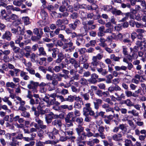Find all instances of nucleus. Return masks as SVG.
<instances>
[{"instance_id":"1","label":"nucleus","mask_w":146,"mask_h":146,"mask_svg":"<svg viewBox=\"0 0 146 146\" xmlns=\"http://www.w3.org/2000/svg\"><path fill=\"white\" fill-rule=\"evenodd\" d=\"M86 133L83 132L80 136L79 139V141L81 142L82 140H86L87 137H90L93 136V134L90 131V129L87 128L85 129Z\"/></svg>"},{"instance_id":"2","label":"nucleus","mask_w":146,"mask_h":146,"mask_svg":"<svg viewBox=\"0 0 146 146\" xmlns=\"http://www.w3.org/2000/svg\"><path fill=\"white\" fill-rule=\"evenodd\" d=\"M129 35L128 33H127L123 35L121 33H119L117 35H115L114 37V39L116 40H122L123 38L127 37V38L129 37Z\"/></svg>"},{"instance_id":"3","label":"nucleus","mask_w":146,"mask_h":146,"mask_svg":"<svg viewBox=\"0 0 146 146\" xmlns=\"http://www.w3.org/2000/svg\"><path fill=\"white\" fill-rule=\"evenodd\" d=\"M33 33L37 35V37H38V38H40L43 34L42 29H39L37 28L33 29Z\"/></svg>"},{"instance_id":"4","label":"nucleus","mask_w":146,"mask_h":146,"mask_svg":"<svg viewBox=\"0 0 146 146\" xmlns=\"http://www.w3.org/2000/svg\"><path fill=\"white\" fill-rule=\"evenodd\" d=\"M91 104L90 103H86L85 104V107L83 108V115L85 116L87 115V113L91 109L90 107Z\"/></svg>"},{"instance_id":"5","label":"nucleus","mask_w":146,"mask_h":146,"mask_svg":"<svg viewBox=\"0 0 146 146\" xmlns=\"http://www.w3.org/2000/svg\"><path fill=\"white\" fill-rule=\"evenodd\" d=\"M139 48L136 45L134 46L133 48L131 47L130 48V51L131 52L133 53V54L131 55L132 57L133 58H137V56L136 54H135V52H137Z\"/></svg>"},{"instance_id":"6","label":"nucleus","mask_w":146,"mask_h":146,"mask_svg":"<svg viewBox=\"0 0 146 146\" xmlns=\"http://www.w3.org/2000/svg\"><path fill=\"white\" fill-rule=\"evenodd\" d=\"M11 36L12 34L9 31H6L5 33L2 35V38L10 41L11 40Z\"/></svg>"},{"instance_id":"7","label":"nucleus","mask_w":146,"mask_h":146,"mask_svg":"<svg viewBox=\"0 0 146 146\" xmlns=\"http://www.w3.org/2000/svg\"><path fill=\"white\" fill-rule=\"evenodd\" d=\"M82 125H78L77 127L75 129V130L77 132V133L78 134V136L77 138V140L79 141V139L80 135L82 134L81 133L83 132L84 130V127H82Z\"/></svg>"},{"instance_id":"8","label":"nucleus","mask_w":146,"mask_h":146,"mask_svg":"<svg viewBox=\"0 0 146 146\" xmlns=\"http://www.w3.org/2000/svg\"><path fill=\"white\" fill-rule=\"evenodd\" d=\"M38 85V82H35L33 80H30L29 83L27 85V88L29 89L34 88H37Z\"/></svg>"},{"instance_id":"9","label":"nucleus","mask_w":146,"mask_h":146,"mask_svg":"<svg viewBox=\"0 0 146 146\" xmlns=\"http://www.w3.org/2000/svg\"><path fill=\"white\" fill-rule=\"evenodd\" d=\"M63 22L65 23V24H67L68 23V21L67 19H65L62 20L58 19L56 22V25L57 27H60Z\"/></svg>"},{"instance_id":"10","label":"nucleus","mask_w":146,"mask_h":146,"mask_svg":"<svg viewBox=\"0 0 146 146\" xmlns=\"http://www.w3.org/2000/svg\"><path fill=\"white\" fill-rule=\"evenodd\" d=\"M92 61L90 63V67H91L92 66H98L99 64V61L96 58L95 56H93L92 58Z\"/></svg>"},{"instance_id":"11","label":"nucleus","mask_w":146,"mask_h":146,"mask_svg":"<svg viewBox=\"0 0 146 146\" xmlns=\"http://www.w3.org/2000/svg\"><path fill=\"white\" fill-rule=\"evenodd\" d=\"M27 72H24L23 71H21L20 76L25 80H28L30 79V77L27 75Z\"/></svg>"},{"instance_id":"12","label":"nucleus","mask_w":146,"mask_h":146,"mask_svg":"<svg viewBox=\"0 0 146 146\" xmlns=\"http://www.w3.org/2000/svg\"><path fill=\"white\" fill-rule=\"evenodd\" d=\"M74 49V47L73 46V43L70 42L67 43V48L66 49V51L70 52L73 50Z\"/></svg>"},{"instance_id":"13","label":"nucleus","mask_w":146,"mask_h":146,"mask_svg":"<svg viewBox=\"0 0 146 146\" xmlns=\"http://www.w3.org/2000/svg\"><path fill=\"white\" fill-rule=\"evenodd\" d=\"M20 71V70L18 69L14 68L13 70H10L9 71V74L12 76H17V74Z\"/></svg>"},{"instance_id":"14","label":"nucleus","mask_w":146,"mask_h":146,"mask_svg":"<svg viewBox=\"0 0 146 146\" xmlns=\"http://www.w3.org/2000/svg\"><path fill=\"white\" fill-rule=\"evenodd\" d=\"M111 13L115 16L123 15L124 14L122 13L120 10H117L115 8H113L112 11H111Z\"/></svg>"},{"instance_id":"15","label":"nucleus","mask_w":146,"mask_h":146,"mask_svg":"<svg viewBox=\"0 0 146 146\" xmlns=\"http://www.w3.org/2000/svg\"><path fill=\"white\" fill-rule=\"evenodd\" d=\"M18 35H23L25 33V27L23 25H20L18 26Z\"/></svg>"},{"instance_id":"16","label":"nucleus","mask_w":146,"mask_h":146,"mask_svg":"<svg viewBox=\"0 0 146 146\" xmlns=\"http://www.w3.org/2000/svg\"><path fill=\"white\" fill-rule=\"evenodd\" d=\"M38 56L34 53H32L31 55V60L33 62L37 63V61H38Z\"/></svg>"},{"instance_id":"17","label":"nucleus","mask_w":146,"mask_h":146,"mask_svg":"<svg viewBox=\"0 0 146 146\" xmlns=\"http://www.w3.org/2000/svg\"><path fill=\"white\" fill-rule=\"evenodd\" d=\"M52 124L54 126L60 127L62 124L61 121L60 119H56L52 122Z\"/></svg>"},{"instance_id":"18","label":"nucleus","mask_w":146,"mask_h":146,"mask_svg":"<svg viewBox=\"0 0 146 146\" xmlns=\"http://www.w3.org/2000/svg\"><path fill=\"white\" fill-rule=\"evenodd\" d=\"M114 68L116 71L123 70L125 71L127 69V67L122 65L121 66H115L114 67Z\"/></svg>"},{"instance_id":"19","label":"nucleus","mask_w":146,"mask_h":146,"mask_svg":"<svg viewBox=\"0 0 146 146\" xmlns=\"http://www.w3.org/2000/svg\"><path fill=\"white\" fill-rule=\"evenodd\" d=\"M113 7L111 5H106L103 6L102 9L104 11L107 12L111 11H112Z\"/></svg>"},{"instance_id":"20","label":"nucleus","mask_w":146,"mask_h":146,"mask_svg":"<svg viewBox=\"0 0 146 146\" xmlns=\"http://www.w3.org/2000/svg\"><path fill=\"white\" fill-rule=\"evenodd\" d=\"M40 15L43 20H46L48 19V16L47 13L43 10H42L40 12Z\"/></svg>"},{"instance_id":"21","label":"nucleus","mask_w":146,"mask_h":146,"mask_svg":"<svg viewBox=\"0 0 146 146\" xmlns=\"http://www.w3.org/2000/svg\"><path fill=\"white\" fill-rule=\"evenodd\" d=\"M100 43L99 44V45L100 46L105 48L107 46L105 42L106 40L104 38H100Z\"/></svg>"},{"instance_id":"22","label":"nucleus","mask_w":146,"mask_h":146,"mask_svg":"<svg viewBox=\"0 0 146 146\" xmlns=\"http://www.w3.org/2000/svg\"><path fill=\"white\" fill-rule=\"evenodd\" d=\"M23 1V0H15L13 1V3L16 6L20 7L22 5Z\"/></svg>"},{"instance_id":"23","label":"nucleus","mask_w":146,"mask_h":146,"mask_svg":"<svg viewBox=\"0 0 146 146\" xmlns=\"http://www.w3.org/2000/svg\"><path fill=\"white\" fill-rule=\"evenodd\" d=\"M90 94L92 96V98L93 99L94 101H96V102H95V103L98 105L101 104L102 103V101L101 100L99 99H97L95 98H93V96L94 95V94L93 92H90Z\"/></svg>"},{"instance_id":"24","label":"nucleus","mask_w":146,"mask_h":146,"mask_svg":"<svg viewBox=\"0 0 146 146\" xmlns=\"http://www.w3.org/2000/svg\"><path fill=\"white\" fill-rule=\"evenodd\" d=\"M38 51L39 52V55H42L43 56H46V54L44 50L43 47H41L38 48Z\"/></svg>"},{"instance_id":"25","label":"nucleus","mask_w":146,"mask_h":146,"mask_svg":"<svg viewBox=\"0 0 146 146\" xmlns=\"http://www.w3.org/2000/svg\"><path fill=\"white\" fill-rule=\"evenodd\" d=\"M72 80H70L69 83H67L66 84L64 85V83L62 82L59 85L61 86H63L65 88H68L72 84Z\"/></svg>"},{"instance_id":"26","label":"nucleus","mask_w":146,"mask_h":146,"mask_svg":"<svg viewBox=\"0 0 146 146\" xmlns=\"http://www.w3.org/2000/svg\"><path fill=\"white\" fill-rule=\"evenodd\" d=\"M110 58L114 61L119 62L120 58L119 57L116 56L114 54H111L110 55Z\"/></svg>"},{"instance_id":"27","label":"nucleus","mask_w":146,"mask_h":146,"mask_svg":"<svg viewBox=\"0 0 146 146\" xmlns=\"http://www.w3.org/2000/svg\"><path fill=\"white\" fill-rule=\"evenodd\" d=\"M52 57L55 58L56 56V54L59 52V50L56 48H53L52 49Z\"/></svg>"},{"instance_id":"28","label":"nucleus","mask_w":146,"mask_h":146,"mask_svg":"<svg viewBox=\"0 0 146 146\" xmlns=\"http://www.w3.org/2000/svg\"><path fill=\"white\" fill-rule=\"evenodd\" d=\"M7 89L10 94L9 97L12 99H14L15 96V95L14 94V90L13 89H11L9 88H7Z\"/></svg>"},{"instance_id":"29","label":"nucleus","mask_w":146,"mask_h":146,"mask_svg":"<svg viewBox=\"0 0 146 146\" xmlns=\"http://www.w3.org/2000/svg\"><path fill=\"white\" fill-rule=\"evenodd\" d=\"M40 60L38 59V60L37 61V63L38 64L40 65H42L44 62H46V58H45L42 57L40 58Z\"/></svg>"},{"instance_id":"30","label":"nucleus","mask_w":146,"mask_h":146,"mask_svg":"<svg viewBox=\"0 0 146 146\" xmlns=\"http://www.w3.org/2000/svg\"><path fill=\"white\" fill-rule=\"evenodd\" d=\"M79 83L82 85H86L88 84L87 80L84 78H81L79 81Z\"/></svg>"},{"instance_id":"31","label":"nucleus","mask_w":146,"mask_h":146,"mask_svg":"<svg viewBox=\"0 0 146 146\" xmlns=\"http://www.w3.org/2000/svg\"><path fill=\"white\" fill-rule=\"evenodd\" d=\"M119 129L123 131V133L124 134V132H126L127 131V128L125 124H122L119 125Z\"/></svg>"},{"instance_id":"32","label":"nucleus","mask_w":146,"mask_h":146,"mask_svg":"<svg viewBox=\"0 0 146 146\" xmlns=\"http://www.w3.org/2000/svg\"><path fill=\"white\" fill-rule=\"evenodd\" d=\"M92 136L95 137H100L102 139H104L106 138L104 134H100V133H96L94 134H93V136Z\"/></svg>"},{"instance_id":"33","label":"nucleus","mask_w":146,"mask_h":146,"mask_svg":"<svg viewBox=\"0 0 146 146\" xmlns=\"http://www.w3.org/2000/svg\"><path fill=\"white\" fill-rule=\"evenodd\" d=\"M65 120L66 123V125L67 127L72 126L73 125L72 121L69 119L65 118Z\"/></svg>"},{"instance_id":"34","label":"nucleus","mask_w":146,"mask_h":146,"mask_svg":"<svg viewBox=\"0 0 146 146\" xmlns=\"http://www.w3.org/2000/svg\"><path fill=\"white\" fill-rule=\"evenodd\" d=\"M16 85L13 82H7L6 83V86L7 87L14 88Z\"/></svg>"},{"instance_id":"35","label":"nucleus","mask_w":146,"mask_h":146,"mask_svg":"<svg viewBox=\"0 0 146 146\" xmlns=\"http://www.w3.org/2000/svg\"><path fill=\"white\" fill-rule=\"evenodd\" d=\"M84 42V40L83 38H78L76 40V43L77 46H80Z\"/></svg>"},{"instance_id":"36","label":"nucleus","mask_w":146,"mask_h":146,"mask_svg":"<svg viewBox=\"0 0 146 146\" xmlns=\"http://www.w3.org/2000/svg\"><path fill=\"white\" fill-rule=\"evenodd\" d=\"M9 97H5L3 98H2V100L4 102H7L9 106H12V103L9 100Z\"/></svg>"},{"instance_id":"37","label":"nucleus","mask_w":146,"mask_h":146,"mask_svg":"<svg viewBox=\"0 0 146 146\" xmlns=\"http://www.w3.org/2000/svg\"><path fill=\"white\" fill-rule=\"evenodd\" d=\"M47 86H48V90L49 91L53 90L56 89V87L50 82L47 83Z\"/></svg>"},{"instance_id":"38","label":"nucleus","mask_w":146,"mask_h":146,"mask_svg":"<svg viewBox=\"0 0 146 146\" xmlns=\"http://www.w3.org/2000/svg\"><path fill=\"white\" fill-rule=\"evenodd\" d=\"M124 103H125L127 106H131L133 105L132 102L131 100L129 99H127L125 100H124Z\"/></svg>"},{"instance_id":"39","label":"nucleus","mask_w":146,"mask_h":146,"mask_svg":"<svg viewBox=\"0 0 146 146\" xmlns=\"http://www.w3.org/2000/svg\"><path fill=\"white\" fill-rule=\"evenodd\" d=\"M124 14L127 16L128 17H130V19H135L136 15L135 14L129 12L125 13H124Z\"/></svg>"},{"instance_id":"40","label":"nucleus","mask_w":146,"mask_h":146,"mask_svg":"<svg viewBox=\"0 0 146 146\" xmlns=\"http://www.w3.org/2000/svg\"><path fill=\"white\" fill-rule=\"evenodd\" d=\"M124 145L125 146H132L133 145L131 141L128 139H125Z\"/></svg>"},{"instance_id":"41","label":"nucleus","mask_w":146,"mask_h":146,"mask_svg":"<svg viewBox=\"0 0 146 146\" xmlns=\"http://www.w3.org/2000/svg\"><path fill=\"white\" fill-rule=\"evenodd\" d=\"M82 103H80L78 102H75L74 104V108L76 109H80L82 108Z\"/></svg>"},{"instance_id":"42","label":"nucleus","mask_w":146,"mask_h":146,"mask_svg":"<svg viewBox=\"0 0 146 146\" xmlns=\"http://www.w3.org/2000/svg\"><path fill=\"white\" fill-rule=\"evenodd\" d=\"M129 113L132 114L135 116H138L139 115V113L135 110H132L129 111H128Z\"/></svg>"},{"instance_id":"43","label":"nucleus","mask_w":146,"mask_h":146,"mask_svg":"<svg viewBox=\"0 0 146 146\" xmlns=\"http://www.w3.org/2000/svg\"><path fill=\"white\" fill-rule=\"evenodd\" d=\"M22 19L24 22L25 24L26 25H27L30 23L29 21V19L27 17H23L22 18Z\"/></svg>"},{"instance_id":"44","label":"nucleus","mask_w":146,"mask_h":146,"mask_svg":"<svg viewBox=\"0 0 146 146\" xmlns=\"http://www.w3.org/2000/svg\"><path fill=\"white\" fill-rule=\"evenodd\" d=\"M96 127L98 129V130L100 134H104L103 133L104 130V127L102 126H99L98 127L97 126H96Z\"/></svg>"},{"instance_id":"45","label":"nucleus","mask_w":146,"mask_h":146,"mask_svg":"<svg viewBox=\"0 0 146 146\" xmlns=\"http://www.w3.org/2000/svg\"><path fill=\"white\" fill-rule=\"evenodd\" d=\"M121 7L122 8L124 9L126 7L130 9L131 7L130 4L129 3H127L126 4L122 3L121 5Z\"/></svg>"},{"instance_id":"46","label":"nucleus","mask_w":146,"mask_h":146,"mask_svg":"<svg viewBox=\"0 0 146 146\" xmlns=\"http://www.w3.org/2000/svg\"><path fill=\"white\" fill-rule=\"evenodd\" d=\"M74 99V96L70 95L68 96V97L65 99L66 101L70 102H72Z\"/></svg>"},{"instance_id":"47","label":"nucleus","mask_w":146,"mask_h":146,"mask_svg":"<svg viewBox=\"0 0 146 146\" xmlns=\"http://www.w3.org/2000/svg\"><path fill=\"white\" fill-rule=\"evenodd\" d=\"M88 60V57L87 56H82L80 57V61L83 63L86 62Z\"/></svg>"},{"instance_id":"48","label":"nucleus","mask_w":146,"mask_h":146,"mask_svg":"<svg viewBox=\"0 0 146 146\" xmlns=\"http://www.w3.org/2000/svg\"><path fill=\"white\" fill-rule=\"evenodd\" d=\"M76 121L78 124V125H82L83 119L82 117H78L76 119Z\"/></svg>"},{"instance_id":"49","label":"nucleus","mask_w":146,"mask_h":146,"mask_svg":"<svg viewBox=\"0 0 146 146\" xmlns=\"http://www.w3.org/2000/svg\"><path fill=\"white\" fill-rule=\"evenodd\" d=\"M53 118L52 116L50 115L46 116L45 119L46 123H51Z\"/></svg>"},{"instance_id":"50","label":"nucleus","mask_w":146,"mask_h":146,"mask_svg":"<svg viewBox=\"0 0 146 146\" xmlns=\"http://www.w3.org/2000/svg\"><path fill=\"white\" fill-rule=\"evenodd\" d=\"M13 5H11L7 6L6 7V9L9 13H11V11H13Z\"/></svg>"},{"instance_id":"51","label":"nucleus","mask_w":146,"mask_h":146,"mask_svg":"<svg viewBox=\"0 0 146 146\" xmlns=\"http://www.w3.org/2000/svg\"><path fill=\"white\" fill-rule=\"evenodd\" d=\"M79 78L80 76L79 74L76 73L71 78V79L70 80H73V82H72V84H73V83L74 82V80H78L79 79Z\"/></svg>"},{"instance_id":"52","label":"nucleus","mask_w":146,"mask_h":146,"mask_svg":"<svg viewBox=\"0 0 146 146\" xmlns=\"http://www.w3.org/2000/svg\"><path fill=\"white\" fill-rule=\"evenodd\" d=\"M127 123L129 124V125L133 129H135L136 127V125L134 124L132 120H128Z\"/></svg>"},{"instance_id":"53","label":"nucleus","mask_w":146,"mask_h":146,"mask_svg":"<svg viewBox=\"0 0 146 146\" xmlns=\"http://www.w3.org/2000/svg\"><path fill=\"white\" fill-rule=\"evenodd\" d=\"M21 115L26 118H29L30 116V113L26 111H24L22 112L21 113Z\"/></svg>"},{"instance_id":"54","label":"nucleus","mask_w":146,"mask_h":146,"mask_svg":"<svg viewBox=\"0 0 146 146\" xmlns=\"http://www.w3.org/2000/svg\"><path fill=\"white\" fill-rule=\"evenodd\" d=\"M17 100L19 101V103L20 105V106H24L25 104V102L22 100L21 98L19 96L16 97Z\"/></svg>"},{"instance_id":"55","label":"nucleus","mask_w":146,"mask_h":146,"mask_svg":"<svg viewBox=\"0 0 146 146\" xmlns=\"http://www.w3.org/2000/svg\"><path fill=\"white\" fill-rule=\"evenodd\" d=\"M82 97H83L84 100L86 101H88L89 100L90 96L88 93H86L82 95Z\"/></svg>"},{"instance_id":"56","label":"nucleus","mask_w":146,"mask_h":146,"mask_svg":"<svg viewBox=\"0 0 146 146\" xmlns=\"http://www.w3.org/2000/svg\"><path fill=\"white\" fill-rule=\"evenodd\" d=\"M68 13L67 12H65L62 13H59L58 15H59L58 17L59 18H62V17H67L68 15Z\"/></svg>"},{"instance_id":"57","label":"nucleus","mask_w":146,"mask_h":146,"mask_svg":"<svg viewBox=\"0 0 146 146\" xmlns=\"http://www.w3.org/2000/svg\"><path fill=\"white\" fill-rule=\"evenodd\" d=\"M15 138H12V141L11 142L10 145L11 146H16L18 145L19 142L16 141L14 140Z\"/></svg>"},{"instance_id":"58","label":"nucleus","mask_w":146,"mask_h":146,"mask_svg":"<svg viewBox=\"0 0 146 146\" xmlns=\"http://www.w3.org/2000/svg\"><path fill=\"white\" fill-rule=\"evenodd\" d=\"M50 103L51 104H55L57 106H58L60 104L59 102L56 101L55 99H53L52 100H51Z\"/></svg>"},{"instance_id":"59","label":"nucleus","mask_w":146,"mask_h":146,"mask_svg":"<svg viewBox=\"0 0 146 146\" xmlns=\"http://www.w3.org/2000/svg\"><path fill=\"white\" fill-rule=\"evenodd\" d=\"M66 8L65 5H61L59 8V11L62 13H64V11L66 10Z\"/></svg>"},{"instance_id":"60","label":"nucleus","mask_w":146,"mask_h":146,"mask_svg":"<svg viewBox=\"0 0 146 146\" xmlns=\"http://www.w3.org/2000/svg\"><path fill=\"white\" fill-rule=\"evenodd\" d=\"M112 138L113 139L116 141H119L121 140H122V139L119 138L117 134H114L112 136Z\"/></svg>"},{"instance_id":"61","label":"nucleus","mask_w":146,"mask_h":146,"mask_svg":"<svg viewBox=\"0 0 146 146\" xmlns=\"http://www.w3.org/2000/svg\"><path fill=\"white\" fill-rule=\"evenodd\" d=\"M122 52L123 54L125 55L128 54V52L127 50V48L125 46H122Z\"/></svg>"},{"instance_id":"62","label":"nucleus","mask_w":146,"mask_h":146,"mask_svg":"<svg viewBox=\"0 0 146 146\" xmlns=\"http://www.w3.org/2000/svg\"><path fill=\"white\" fill-rule=\"evenodd\" d=\"M26 70L29 72V73L32 75L34 74L35 73V70L32 68H26Z\"/></svg>"},{"instance_id":"63","label":"nucleus","mask_w":146,"mask_h":146,"mask_svg":"<svg viewBox=\"0 0 146 146\" xmlns=\"http://www.w3.org/2000/svg\"><path fill=\"white\" fill-rule=\"evenodd\" d=\"M17 38L15 40V43L16 44H19L21 40L23 39V37L21 36H17Z\"/></svg>"},{"instance_id":"64","label":"nucleus","mask_w":146,"mask_h":146,"mask_svg":"<svg viewBox=\"0 0 146 146\" xmlns=\"http://www.w3.org/2000/svg\"><path fill=\"white\" fill-rule=\"evenodd\" d=\"M36 146H44V142H42L40 141H37L36 143Z\"/></svg>"}]
</instances>
